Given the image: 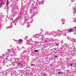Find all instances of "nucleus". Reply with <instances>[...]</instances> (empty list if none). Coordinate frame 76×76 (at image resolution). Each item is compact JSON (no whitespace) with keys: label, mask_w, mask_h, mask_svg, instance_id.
Here are the masks:
<instances>
[{"label":"nucleus","mask_w":76,"mask_h":76,"mask_svg":"<svg viewBox=\"0 0 76 76\" xmlns=\"http://www.w3.org/2000/svg\"><path fill=\"white\" fill-rule=\"evenodd\" d=\"M61 31L60 30H58L57 31H53L52 33V35L53 36H58L59 37L61 36Z\"/></svg>","instance_id":"f257e3e1"},{"label":"nucleus","mask_w":76,"mask_h":76,"mask_svg":"<svg viewBox=\"0 0 76 76\" xmlns=\"http://www.w3.org/2000/svg\"><path fill=\"white\" fill-rule=\"evenodd\" d=\"M16 49H14V48H12L11 50L8 49V53H13V51H15Z\"/></svg>","instance_id":"f03ea898"},{"label":"nucleus","mask_w":76,"mask_h":76,"mask_svg":"<svg viewBox=\"0 0 76 76\" xmlns=\"http://www.w3.org/2000/svg\"><path fill=\"white\" fill-rule=\"evenodd\" d=\"M11 61L13 63H16L15 58H12L11 59Z\"/></svg>","instance_id":"7ed1b4c3"},{"label":"nucleus","mask_w":76,"mask_h":76,"mask_svg":"<svg viewBox=\"0 0 76 76\" xmlns=\"http://www.w3.org/2000/svg\"><path fill=\"white\" fill-rule=\"evenodd\" d=\"M18 18H17L15 19L14 20V21L13 22L15 25H16V23H18Z\"/></svg>","instance_id":"20e7f679"},{"label":"nucleus","mask_w":76,"mask_h":76,"mask_svg":"<svg viewBox=\"0 0 76 76\" xmlns=\"http://www.w3.org/2000/svg\"><path fill=\"white\" fill-rule=\"evenodd\" d=\"M15 58V62L16 63H18V62H19L20 61V60L19 58Z\"/></svg>","instance_id":"39448f33"},{"label":"nucleus","mask_w":76,"mask_h":76,"mask_svg":"<svg viewBox=\"0 0 76 76\" xmlns=\"http://www.w3.org/2000/svg\"><path fill=\"white\" fill-rule=\"evenodd\" d=\"M20 57H22L23 58V57H24V56H25V57L26 56L24 55V54H23V53H22L20 55Z\"/></svg>","instance_id":"423d86ee"},{"label":"nucleus","mask_w":76,"mask_h":76,"mask_svg":"<svg viewBox=\"0 0 76 76\" xmlns=\"http://www.w3.org/2000/svg\"><path fill=\"white\" fill-rule=\"evenodd\" d=\"M40 37H41L40 39H43V41H45V37H43V36H40Z\"/></svg>","instance_id":"0eeeda50"},{"label":"nucleus","mask_w":76,"mask_h":76,"mask_svg":"<svg viewBox=\"0 0 76 76\" xmlns=\"http://www.w3.org/2000/svg\"><path fill=\"white\" fill-rule=\"evenodd\" d=\"M74 10H75V12H74V15H76V8H74L73 9Z\"/></svg>","instance_id":"6e6552de"},{"label":"nucleus","mask_w":76,"mask_h":76,"mask_svg":"<svg viewBox=\"0 0 76 76\" xmlns=\"http://www.w3.org/2000/svg\"><path fill=\"white\" fill-rule=\"evenodd\" d=\"M35 38H38V37H39V35L37 34H36L35 35Z\"/></svg>","instance_id":"1a4fd4ad"},{"label":"nucleus","mask_w":76,"mask_h":76,"mask_svg":"<svg viewBox=\"0 0 76 76\" xmlns=\"http://www.w3.org/2000/svg\"><path fill=\"white\" fill-rule=\"evenodd\" d=\"M73 31V30L72 29H69V32H72V31Z\"/></svg>","instance_id":"9d476101"},{"label":"nucleus","mask_w":76,"mask_h":76,"mask_svg":"<svg viewBox=\"0 0 76 76\" xmlns=\"http://www.w3.org/2000/svg\"><path fill=\"white\" fill-rule=\"evenodd\" d=\"M42 3H41V2H39V5H40V4H43L42 3L44 2V1H42Z\"/></svg>","instance_id":"9b49d317"},{"label":"nucleus","mask_w":76,"mask_h":76,"mask_svg":"<svg viewBox=\"0 0 76 76\" xmlns=\"http://www.w3.org/2000/svg\"><path fill=\"white\" fill-rule=\"evenodd\" d=\"M47 35H50H50H51L52 34V33H48L47 34Z\"/></svg>","instance_id":"f8f14e48"},{"label":"nucleus","mask_w":76,"mask_h":76,"mask_svg":"<svg viewBox=\"0 0 76 76\" xmlns=\"http://www.w3.org/2000/svg\"><path fill=\"white\" fill-rule=\"evenodd\" d=\"M12 28V26H10L9 27H7L6 28V29H7V28Z\"/></svg>","instance_id":"ddd939ff"},{"label":"nucleus","mask_w":76,"mask_h":76,"mask_svg":"<svg viewBox=\"0 0 76 76\" xmlns=\"http://www.w3.org/2000/svg\"><path fill=\"white\" fill-rule=\"evenodd\" d=\"M7 5L8 6L9 5V0H8L7 2Z\"/></svg>","instance_id":"4468645a"},{"label":"nucleus","mask_w":76,"mask_h":76,"mask_svg":"<svg viewBox=\"0 0 76 76\" xmlns=\"http://www.w3.org/2000/svg\"><path fill=\"white\" fill-rule=\"evenodd\" d=\"M18 42H20V41H21V42H22V40L20 39L18 40Z\"/></svg>","instance_id":"2eb2a0df"},{"label":"nucleus","mask_w":76,"mask_h":76,"mask_svg":"<svg viewBox=\"0 0 76 76\" xmlns=\"http://www.w3.org/2000/svg\"><path fill=\"white\" fill-rule=\"evenodd\" d=\"M68 31V30H65V33H66V34L67 33V32H68L67 31Z\"/></svg>","instance_id":"dca6fc26"},{"label":"nucleus","mask_w":76,"mask_h":76,"mask_svg":"<svg viewBox=\"0 0 76 76\" xmlns=\"http://www.w3.org/2000/svg\"><path fill=\"white\" fill-rule=\"evenodd\" d=\"M18 65H19V66H21V65H22V64L20 63H19L18 64Z\"/></svg>","instance_id":"f3484780"},{"label":"nucleus","mask_w":76,"mask_h":76,"mask_svg":"<svg viewBox=\"0 0 76 76\" xmlns=\"http://www.w3.org/2000/svg\"><path fill=\"white\" fill-rule=\"evenodd\" d=\"M61 42V44H63V40H62Z\"/></svg>","instance_id":"a211bd4d"},{"label":"nucleus","mask_w":76,"mask_h":76,"mask_svg":"<svg viewBox=\"0 0 76 76\" xmlns=\"http://www.w3.org/2000/svg\"><path fill=\"white\" fill-rule=\"evenodd\" d=\"M58 74H62V73H63L62 72H58Z\"/></svg>","instance_id":"6ab92c4d"},{"label":"nucleus","mask_w":76,"mask_h":76,"mask_svg":"<svg viewBox=\"0 0 76 76\" xmlns=\"http://www.w3.org/2000/svg\"><path fill=\"white\" fill-rule=\"evenodd\" d=\"M28 59H27L26 60V62H28V61H29V58H28Z\"/></svg>","instance_id":"aec40b11"},{"label":"nucleus","mask_w":76,"mask_h":76,"mask_svg":"<svg viewBox=\"0 0 76 76\" xmlns=\"http://www.w3.org/2000/svg\"><path fill=\"white\" fill-rule=\"evenodd\" d=\"M4 54H3L2 55L1 57H4Z\"/></svg>","instance_id":"412c9836"},{"label":"nucleus","mask_w":76,"mask_h":76,"mask_svg":"<svg viewBox=\"0 0 76 76\" xmlns=\"http://www.w3.org/2000/svg\"><path fill=\"white\" fill-rule=\"evenodd\" d=\"M73 63H72L70 64V66H73Z\"/></svg>","instance_id":"4be33fe9"},{"label":"nucleus","mask_w":76,"mask_h":76,"mask_svg":"<svg viewBox=\"0 0 76 76\" xmlns=\"http://www.w3.org/2000/svg\"><path fill=\"white\" fill-rule=\"evenodd\" d=\"M12 16H13V17H15V14H13L12 15Z\"/></svg>","instance_id":"5701e85b"},{"label":"nucleus","mask_w":76,"mask_h":76,"mask_svg":"<svg viewBox=\"0 0 76 76\" xmlns=\"http://www.w3.org/2000/svg\"><path fill=\"white\" fill-rule=\"evenodd\" d=\"M35 52H38V50H35Z\"/></svg>","instance_id":"b1692460"},{"label":"nucleus","mask_w":76,"mask_h":76,"mask_svg":"<svg viewBox=\"0 0 76 76\" xmlns=\"http://www.w3.org/2000/svg\"><path fill=\"white\" fill-rule=\"evenodd\" d=\"M20 25H23V24H22V23H20Z\"/></svg>","instance_id":"393cba45"},{"label":"nucleus","mask_w":76,"mask_h":76,"mask_svg":"<svg viewBox=\"0 0 76 76\" xmlns=\"http://www.w3.org/2000/svg\"><path fill=\"white\" fill-rule=\"evenodd\" d=\"M27 27L28 28H29V25H28V26H27Z\"/></svg>","instance_id":"a878e982"},{"label":"nucleus","mask_w":76,"mask_h":76,"mask_svg":"<svg viewBox=\"0 0 76 76\" xmlns=\"http://www.w3.org/2000/svg\"><path fill=\"white\" fill-rule=\"evenodd\" d=\"M26 44H27V45H28V44H29V43L28 42V43H26Z\"/></svg>","instance_id":"bb28decb"},{"label":"nucleus","mask_w":76,"mask_h":76,"mask_svg":"<svg viewBox=\"0 0 76 76\" xmlns=\"http://www.w3.org/2000/svg\"><path fill=\"white\" fill-rule=\"evenodd\" d=\"M73 29H76V26L74 27V28Z\"/></svg>","instance_id":"cd10ccee"},{"label":"nucleus","mask_w":76,"mask_h":76,"mask_svg":"<svg viewBox=\"0 0 76 76\" xmlns=\"http://www.w3.org/2000/svg\"><path fill=\"white\" fill-rule=\"evenodd\" d=\"M31 65V66H34V64H32Z\"/></svg>","instance_id":"c85d7f7f"},{"label":"nucleus","mask_w":76,"mask_h":76,"mask_svg":"<svg viewBox=\"0 0 76 76\" xmlns=\"http://www.w3.org/2000/svg\"><path fill=\"white\" fill-rule=\"evenodd\" d=\"M56 46H58V44L57 43L56 44Z\"/></svg>","instance_id":"c756f323"},{"label":"nucleus","mask_w":76,"mask_h":76,"mask_svg":"<svg viewBox=\"0 0 76 76\" xmlns=\"http://www.w3.org/2000/svg\"><path fill=\"white\" fill-rule=\"evenodd\" d=\"M68 39H69V40H70V38H68Z\"/></svg>","instance_id":"7c9ffc66"},{"label":"nucleus","mask_w":76,"mask_h":76,"mask_svg":"<svg viewBox=\"0 0 76 76\" xmlns=\"http://www.w3.org/2000/svg\"><path fill=\"white\" fill-rule=\"evenodd\" d=\"M63 20H64V19H63L62 20H61V21H63Z\"/></svg>","instance_id":"2f4dec72"},{"label":"nucleus","mask_w":76,"mask_h":76,"mask_svg":"<svg viewBox=\"0 0 76 76\" xmlns=\"http://www.w3.org/2000/svg\"><path fill=\"white\" fill-rule=\"evenodd\" d=\"M22 48H25L24 47H22Z\"/></svg>","instance_id":"473e14b6"},{"label":"nucleus","mask_w":76,"mask_h":76,"mask_svg":"<svg viewBox=\"0 0 76 76\" xmlns=\"http://www.w3.org/2000/svg\"><path fill=\"white\" fill-rule=\"evenodd\" d=\"M55 57H57V56H55Z\"/></svg>","instance_id":"72a5a7b5"},{"label":"nucleus","mask_w":76,"mask_h":76,"mask_svg":"<svg viewBox=\"0 0 76 76\" xmlns=\"http://www.w3.org/2000/svg\"><path fill=\"white\" fill-rule=\"evenodd\" d=\"M1 58V56H0V58Z\"/></svg>","instance_id":"f704fd0d"},{"label":"nucleus","mask_w":76,"mask_h":76,"mask_svg":"<svg viewBox=\"0 0 76 76\" xmlns=\"http://www.w3.org/2000/svg\"><path fill=\"white\" fill-rule=\"evenodd\" d=\"M21 60L22 61H23V59H21Z\"/></svg>","instance_id":"c9c22d12"},{"label":"nucleus","mask_w":76,"mask_h":76,"mask_svg":"<svg viewBox=\"0 0 76 76\" xmlns=\"http://www.w3.org/2000/svg\"><path fill=\"white\" fill-rule=\"evenodd\" d=\"M1 69V67H0V70Z\"/></svg>","instance_id":"e433bc0d"},{"label":"nucleus","mask_w":76,"mask_h":76,"mask_svg":"<svg viewBox=\"0 0 76 76\" xmlns=\"http://www.w3.org/2000/svg\"><path fill=\"white\" fill-rule=\"evenodd\" d=\"M37 4H36V6H37Z\"/></svg>","instance_id":"4c0bfd02"},{"label":"nucleus","mask_w":76,"mask_h":76,"mask_svg":"<svg viewBox=\"0 0 76 76\" xmlns=\"http://www.w3.org/2000/svg\"><path fill=\"white\" fill-rule=\"evenodd\" d=\"M35 9H36V8L35 7Z\"/></svg>","instance_id":"58836bf2"},{"label":"nucleus","mask_w":76,"mask_h":76,"mask_svg":"<svg viewBox=\"0 0 76 76\" xmlns=\"http://www.w3.org/2000/svg\"><path fill=\"white\" fill-rule=\"evenodd\" d=\"M41 34V33H40V34Z\"/></svg>","instance_id":"ea45409f"},{"label":"nucleus","mask_w":76,"mask_h":76,"mask_svg":"<svg viewBox=\"0 0 76 76\" xmlns=\"http://www.w3.org/2000/svg\"><path fill=\"white\" fill-rule=\"evenodd\" d=\"M25 20H24V21H25Z\"/></svg>","instance_id":"a19ab883"},{"label":"nucleus","mask_w":76,"mask_h":76,"mask_svg":"<svg viewBox=\"0 0 76 76\" xmlns=\"http://www.w3.org/2000/svg\"><path fill=\"white\" fill-rule=\"evenodd\" d=\"M29 23H31V22H29Z\"/></svg>","instance_id":"79ce46f5"}]
</instances>
